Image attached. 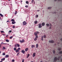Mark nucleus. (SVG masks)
Here are the masks:
<instances>
[{
	"mask_svg": "<svg viewBox=\"0 0 62 62\" xmlns=\"http://www.w3.org/2000/svg\"><path fill=\"white\" fill-rule=\"evenodd\" d=\"M12 32V31L11 30L9 31V32L10 33H11V32Z\"/></svg>",
	"mask_w": 62,
	"mask_h": 62,
	"instance_id": "obj_47",
	"label": "nucleus"
},
{
	"mask_svg": "<svg viewBox=\"0 0 62 62\" xmlns=\"http://www.w3.org/2000/svg\"><path fill=\"white\" fill-rule=\"evenodd\" d=\"M39 47V44H37L36 45V48H38Z\"/></svg>",
	"mask_w": 62,
	"mask_h": 62,
	"instance_id": "obj_14",
	"label": "nucleus"
},
{
	"mask_svg": "<svg viewBox=\"0 0 62 62\" xmlns=\"http://www.w3.org/2000/svg\"><path fill=\"white\" fill-rule=\"evenodd\" d=\"M1 33H5V32H4V31H0Z\"/></svg>",
	"mask_w": 62,
	"mask_h": 62,
	"instance_id": "obj_31",
	"label": "nucleus"
},
{
	"mask_svg": "<svg viewBox=\"0 0 62 62\" xmlns=\"http://www.w3.org/2000/svg\"><path fill=\"white\" fill-rule=\"evenodd\" d=\"M55 51H54V50L53 52V54H55Z\"/></svg>",
	"mask_w": 62,
	"mask_h": 62,
	"instance_id": "obj_37",
	"label": "nucleus"
},
{
	"mask_svg": "<svg viewBox=\"0 0 62 62\" xmlns=\"http://www.w3.org/2000/svg\"><path fill=\"white\" fill-rule=\"evenodd\" d=\"M50 27L49 28V29H50L51 28V27H52V24H51L50 23Z\"/></svg>",
	"mask_w": 62,
	"mask_h": 62,
	"instance_id": "obj_22",
	"label": "nucleus"
},
{
	"mask_svg": "<svg viewBox=\"0 0 62 62\" xmlns=\"http://www.w3.org/2000/svg\"><path fill=\"white\" fill-rule=\"evenodd\" d=\"M52 8V7H49L48 8V9H51V8Z\"/></svg>",
	"mask_w": 62,
	"mask_h": 62,
	"instance_id": "obj_27",
	"label": "nucleus"
},
{
	"mask_svg": "<svg viewBox=\"0 0 62 62\" xmlns=\"http://www.w3.org/2000/svg\"><path fill=\"white\" fill-rule=\"evenodd\" d=\"M9 22V21H7V22Z\"/></svg>",
	"mask_w": 62,
	"mask_h": 62,
	"instance_id": "obj_55",
	"label": "nucleus"
},
{
	"mask_svg": "<svg viewBox=\"0 0 62 62\" xmlns=\"http://www.w3.org/2000/svg\"><path fill=\"white\" fill-rule=\"evenodd\" d=\"M38 11H39V10H38Z\"/></svg>",
	"mask_w": 62,
	"mask_h": 62,
	"instance_id": "obj_59",
	"label": "nucleus"
},
{
	"mask_svg": "<svg viewBox=\"0 0 62 62\" xmlns=\"http://www.w3.org/2000/svg\"><path fill=\"white\" fill-rule=\"evenodd\" d=\"M14 51H16V48H14Z\"/></svg>",
	"mask_w": 62,
	"mask_h": 62,
	"instance_id": "obj_36",
	"label": "nucleus"
},
{
	"mask_svg": "<svg viewBox=\"0 0 62 62\" xmlns=\"http://www.w3.org/2000/svg\"><path fill=\"white\" fill-rule=\"evenodd\" d=\"M12 24H15V23H16V22L15 21H13V22H12Z\"/></svg>",
	"mask_w": 62,
	"mask_h": 62,
	"instance_id": "obj_19",
	"label": "nucleus"
},
{
	"mask_svg": "<svg viewBox=\"0 0 62 62\" xmlns=\"http://www.w3.org/2000/svg\"><path fill=\"white\" fill-rule=\"evenodd\" d=\"M1 61H0V62H3V61H5V58H2L1 59Z\"/></svg>",
	"mask_w": 62,
	"mask_h": 62,
	"instance_id": "obj_4",
	"label": "nucleus"
},
{
	"mask_svg": "<svg viewBox=\"0 0 62 62\" xmlns=\"http://www.w3.org/2000/svg\"><path fill=\"white\" fill-rule=\"evenodd\" d=\"M32 1V3H33L34 2V0H31Z\"/></svg>",
	"mask_w": 62,
	"mask_h": 62,
	"instance_id": "obj_41",
	"label": "nucleus"
},
{
	"mask_svg": "<svg viewBox=\"0 0 62 62\" xmlns=\"http://www.w3.org/2000/svg\"><path fill=\"white\" fill-rule=\"evenodd\" d=\"M42 26H44L45 25V23H42Z\"/></svg>",
	"mask_w": 62,
	"mask_h": 62,
	"instance_id": "obj_15",
	"label": "nucleus"
},
{
	"mask_svg": "<svg viewBox=\"0 0 62 62\" xmlns=\"http://www.w3.org/2000/svg\"><path fill=\"white\" fill-rule=\"evenodd\" d=\"M6 48L5 46H3L2 48L3 50H5V49H6Z\"/></svg>",
	"mask_w": 62,
	"mask_h": 62,
	"instance_id": "obj_18",
	"label": "nucleus"
},
{
	"mask_svg": "<svg viewBox=\"0 0 62 62\" xmlns=\"http://www.w3.org/2000/svg\"><path fill=\"white\" fill-rule=\"evenodd\" d=\"M58 60H59V58H58Z\"/></svg>",
	"mask_w": 62,
	"mask_h": 62,
	"instance_id": "obj_54",
	"label": "nucleus"
},
{
	"mask_svg": "<svg viewBox=\"0 0 62 62\" xmlns=\"http://www.w3.org/2000/svg\"><path fill=\"white\" fill-rule=\"evenodd\" d=\"M35 45H31V47L32 48V49L33 48H35Z\"/></svg>",
	"mask_w": 62,
	"mask_h": 62,
	"instance_id": "obj_12",
	"label": "nucleus"
},
{
	"mask_svg": "<svg viewBox=\"0 0 62 62\" xmlns=\"http://www.w3.org/2000/svg\"><path fill=\"white\" fill-rule=\"evenodd\" d=\"M22 53H23V54H24V53H25V51H24V50H22Z\"/></svg>",
	"mask_w": 62,
	"mask_h": 62,
	"instance_id": "obj_11",
	"label": "nucleus"
},
{
	"mask_svg": "<svg viewBox=\"0 0 62 62\" xmlns=\"http://www.w3.org/2000/svg\"><path fill=\"white\" fill-rule=\"evenodd\" d=\"M23 2V0H21V2Z\"/></svg>",
	"mask_w": 62,
	"mask_h": 62,
	"instance_id": "obj_58",
	"label": "nucleus"
},
{
	"mask_svg": "<svg viewBox=\"0 0 62 62\" xmlns=\"http://www.w3.org/2000/svg\"><path fill=\"white\" fill-rule=\"evenodd\" d=\"M46 25L47 26H49V24L48 23H47L46 24Z\"/></svg>",
	"mask_w": 62,
	"mask_h": 62,
	"instance_id": "obj_30",
	"label": "nucleus"
},
{
	"mask_svg": "<svg viewBox=\"0 0 62 62\" xmlns=\"http://www.w3.org/2000/svg\"><path fill=\"white\" fill-rule=\"evenodd\" d=\"M0 16H1V17H3V16H4L3 15H2V14H0Z\"/></svg>",
	"mask_w": 62,
	"mask_h": 62,
	"instance_id": "obj_28",
	"label": "nucleus"
},
{
	"mask_svg": "<svg viewBox=\"0 0 62 62\" xmlns=\"http://www.w3.org/2000/svg\"><path fill=\"white\" fill-rule=\"evenodd\" d=\"M54 40H50L49 41V43H54Z\"/></svg>",
	"mask_w": 62,
	"mask_h": 62,
	"instance_id": "obj_5",
	"label": "nucleus"
},
{
	"mask_svg": "<svg viewBox=\"0 0 62 62\" xmlns=\"http://www.w3.org/2000/svg\"><path fill=\"white\" fill-rule=\"evenodd\" d=\"M54 13H56V12H54Z\"/></svg>",
	"mask_w": 62,
	"mask_h": 62,
	"instance_id": "obj_57",
	"label": "nucleus"
},
{
	"mask_svg": "<svg viewBox=\"0 0 62 62\" xmlns=\"http://www.w3.org/2000/svg\"><path fill=\"white\" fill-rule=\"evenodd\" d=\"M54 1H57V0H54Z\"/></svg>",
	"mask_w": 62,
	"mask_h": 62,
	"instance_id": "obj_56",
	"label": "nucleus"
},
{
	"mask_svg": "<svg viewBox=\"0 0 62 62\" xmlns=\"http://www.w3.org/2000/svg\"><path fill=\"white\" fill-rule=\"evenodd\" d=\"M30 56V54H28V55L27 56V58H28V57H29Z\"/></svg>",
	"mask_w": 62,
	"mask_h": 62,
	"instance_id": "obj_25",
	"label": "nucleus"
},
{
	"mask_svg": "<svg viewBox=\"0 0 62 62\" xmlns=\"http://www.w3.org/2000/svg\"><path fill=\"white\" fill-rule=\"evenodd\" d=\"M37 33H38V34H39V31H37Z\"/></svg>",
	"mask_w": 62,
	"mask_h": 62,
	"instance_id": "obj_50",
	"label": "nucleus"
},
{
	"mask_svg": "<svg viewBox=\"0 0 62 62\" xmlns=\"http://www.w3.org/2000/svg\"><path fill=\"white\" fill-rule=\"evenodd\" d=\"M41 40H42V41H43V36H42L41 37Z\"/></svg>",
	"mask_w": 62,
	"mask_h": 62,
	"instance_id": "obj_23",
	"label": "nucleus"
},
{
	"mask_svg": "<svg viewBox=\"0 0 62 62\" xmlns=\"http://www.w3.org/2000/svg\"><path fill=\"white\" fill-rule=\"evenodd\" d=\"M34 23L35 24H37V23H38V21H34Z\"/></svg>",
	"mask_w": 62,
	"mask_h": 62,
	"instance_id": "obj_20",
	"label": "nucleus"
},
{
	"mask_svg": "<svg viewBox=\"0 0 62 62\" xmlns=\"http://www.w3.org/2000/svg\"><path fill=\"white\" fill-rule=\"evenodd\" d=\"M59 54H62V51H60L59 52Z\"/></svg>",
	"mask_w": 62,
	"mask_h": 62,
	"instance_id": "obj_33",
	"label": "nucleus"
},
{
	"mask_svg": "<svg viewBox=\"0 0 62 62\" xmlns=\"http://www.w3.org/2000/svg\"><path fill=\"white\" fill-rule=\"evenodd\" d=\"M29 50L28 48H27L25 49V51L26 52H27V51Z\"/></svg>",
	"mask_w": 62,
	"mask_h": 62,
	"instance_id": "obj_10",
	"label": "nucleus"
},
{
	"mask_svg": "<svg viewBox=\"0 0 62 62\" xmlns=\"http://www.w3.org/2000/svg\"><path fill=\"white\" fill-rule=\"evenodd\" d=\"M6 41L7 42H8L9 41L8 39H6Z\"/></svg>",
	"mask_w": 62,
	"mask_h": 62,
	"instance_id": "obj_16",
	"label": "nucleus"
},
{
	"mask_svg": "<svg viewBox=\"0 0 62 62\" xmlns=\"http://www.w3.org/2000/svg\"><path fill=\"white\" fill-rule=\"evenodd\" d=\"M19 54H20V52H19L18 53H17V56H18V55Z\"/></svg>",
	"mask_w": 62,
	"mask_h": 62,
	"instance_id": "obj_44",
	"label": "nucleus"
},
{
	"mask_svg": "<svg viewBox=\"0 0 62 62\" xmlns=\"http://www.w3.org/2000/svg\"><path fill=\"white\" fill-rule=\"evenodd\" d=\"M8 35H7L6 36V38H8Z\"/></svg>",
	"mask_w": 62,
	"mask_h": 62,
	"instance_id": "obj_52",
	"label": "nucleus"
},
{
	"mask_svg": "<svg viewBox=\"0 0 62 62\" xmlns=\"http://www.w3.org/2000/svg\"><path fill=\"white\" fill-rule=\"evenodd\" d=\"M26 4H28V3H29V2H28V1H26Z\"/></svg>",
	"mask_w": 62,
	"mask_h": 62,
	"instance_id": "obj_32",
	"label": "nucleus"
},
{
	"mask_svg": "<svg viewBox=\"0 0 62 62\" xmlns=\"http://www.w3.org/2000/svg\"><path fill=\"white\" fill-rule=\"evenodd\" d=\"M58 50H59V51H60V50H61V48H60L58 49Z\"/></svg>",
	"mask_w": 62,
	"mask_h": 62,
	"instance_id": "obj_42",
	"label": "nucleus"
},
{
	"mask_svg": "<svg viewBox=\"0 0 62 62\" xmlns=\"http://www.w3.org/2000/svg\"><path fill=\"white\" fill-rule=\"evenodd\" d=\"M17 44H16L15 45V47H17Z\"/></svg>",
	"mask_w": 62,
	"mask_h": 62,
	"instance_id": "obj_29",
	"label": "nucleus"
},
{
	"mask_svg": "<svg viewBox=\"0 0 62 62\" xmlns=\"http://www.w3.org/2000/svg\"><path fill=\"white\" fill-rule=\"evenodd\" d=\"M17 11H16V12H15V15L16 14H17Z\"/></svg>",
	"mask_w": 62,
	"mask_h": 62,
	"instance_id": "obj_46",
	"label": "nucleus"
},
{
	"mask_svg": "<svg viewBox=\"0 0 62 62\" xmlns=\"http://www.w3.org/2000/svg\"><path fill=\"white\" fill-rule=\"evenodd\" d=\"M1 47V46H0V47Z\"/></svg>",
	"mask_w": 62,
	"mask_h": 62,
	"instance_id": "obj_64",
	"label": "nucleus"
},
{
	"mask_svg": "<svg viewBox=\"0 0 62 62\" xmlns=\"http://www.w3.org/2000/svg\"><path fill=\"white\" fill-rule=\"evenodd\" d=\"M23 25H25L27 24V23L25 21H24L23 22Z\"/></svg>",
	"mask_w": 62,
	"mask_h": 62,
	"instance_id": "obj_1",
	"label": "nucleus"
},
{
	"mask_svg": "<svg viewBox=\"0 0 62 62\" xmlns=\"http://www.w3.org/2000/svg\"><path fill=\"white\" fill-rule=\"evenodd\" d=\"M8 57H9V55H6L5 56V58H8Z\"/></svg>",
	"mask_w": 62,
	"mask_h": 62,
	"instance_id": "obj_9",
	"label": "nucleus"
},
{
	"mask_svg": "<svg viewBox=\"0 0 62 62\" xmlns=\"http://www.w3.org/2000/svg\"><path fill=\"white\" fill-rule=\"evenodd\" d=\"M1 46V45H0V46Z\"/></svg>",
	"mask_w": 62,
	"mask_h": 62,
	"instance_id": "obj_62",
	"label": "nucleus"
},
{
	"mask_svg": "<svg viewBox=\"0 0 62 62\" xmlns=\"http://www.w3.org/2000/svg\"><path fill=\"white\" fill-rule=\"evenodd\" d=\"M36 53H34L33 54V57H35L36 56Z\"/></svg>",
	"mask_w": 62,
	"mask_h": 62,
	"instance_id": "obj_7",
	"label": "nucleus"
},
{
	"mask_svg": "<svg viewBox=\"0 0 62 62\" xmlns=\"http://www.w3.org/2000/svg\"><path fill=\"white\" fill-rule=\"evenodd\" d=\"M25 7H26V8H28V5L25 6Z\"/></svg>",
	"mask_w": 62,
	"mask_h": 62,
	"instance_id": "obj_45",
	"label": "nucleus"
},
{
	"mask_svg": "<svg viewBox=\"0 0 62 62\" xmlns=\"http://www.w3.org/2000/svg\"><path fill=\"white\" fill-rule=\"evenodd\" d=\"M5 54H5V53H3L2 54V55H5Z\"/></svg>",
	"mask_w": 62,
	"mask_h": 62,
	"instance_id": "obj_34",
	"label": "nucleus"
},
{
	"mask_svg": "<svg viewBox=\"0 0 62 62\" xmlns=\"http://www.w3.org/2000/svg\"><path fill=\"white\" fill-rule=\"evenodd\" d=\"M38 36H36L35 38L34 39V40H35V41H36L38 39Z\"/></svg>",
	"mask_w": 62,
	"mask_h": 62,
	"instance_id": "obj_2",
	"label": "nucleus"
},
{
	"mask_svg": "<svg viewBox=\"0 0 62 62\" xmlns=\"http://www.w3.org/2000/svg\"><path fill=\"white\" fill-rule=\"evenodd\" d=\"M20 41L21 43H23L24 41V39H22V40H20Z\"/></svg>",
	"mask_w": 62,
	"mask_h": 62,
	"instance_id": "obj_3",
	"label": "nucleus"
},
{
	"mask_svg": "<svg viewBox=\"0 0 62 62\" xmlns=\"http://www.w3.org/2000/svg\"><path fill=\"white\" fill-rule=\"evenodd\" d=\"M15 26L14 25L13 26V28H15Z\"/></svg>",
	"mask_w": 62,
	"mask_h": 62,
	"instance_id": "obj_39",
	"label": "nucleus"
},
{
	"mask_svg": "<svg viewBox=\"0 0 62 62\" xmlns=\"http://www.w3.org/2000/svg\"><path fill=\"white\" fill-rule=\"evenodd\" d=\"M15 61V60H12V62H14Z\"/></svg>",
	"mask_w": 62,
	"mask_h": 62,
	"instance_id": "obj_48",
	"label": "nucleus"
},
{
	"mask_svg": "<svg viewBox=\"0 0 62 62\" xmlns=\"http://www.w3.org/2000/svg\"><path fill=\"white\" fill-rule=\"evenodd\" d=\"M12 38H13L12 36H11V37H10V39H12Z\"/></svg>",
	"mask_w": 62,
	"mask_h": 62,
	"instance_id": "obj_40",
	"label": "nucleus"
},
{
	"mask_svg": "<svg viewBox=\"0 0 62 62\" xmlns=\"http://www.w3.org/2000/svg\"><path fill=\"white\" fill-rule=\"evenodd\" d=\"M15 21V20L13 19H12L11 20V22H14Z\"/></svg>",
	"mask_w": 62,
	"mask_h": 62,
	"instance_id": "obj_24",
	"label": "nucleus"
},
{
	"mask_svg": "<svg viewBox=\"0 0 62 62\" xmlns=\"http://www.w3.org/2000/svg\"><path fill=\"white\" fill-rule=\"evenodd\" d=\"M4 43V42H2L1 43V44H7V43Z\"/></svg>",
	"mask_w": 62,
	"mask_h": 62,
	"instance_id": "obj_17",
	"label": "nucleus"
},
{
	"mask_svg": "<svg viewBox=\"0 0 62 62\" xmlns=\"http://www.w3.org/2000/svg\"><path fill=\"white\" fill-rule=\"evenodd\" d=\"M31 62H34L33 61H31Z\"/></svg>",
	"mask_w": 62,
	"mask_h": 62,
	"instance_id": "obj_63",
	"label": "nucleus"
},
{
	"mask_svg": "<svg viewBox=\"0 0 62 62\" xmlns=\"http://www.w3.org/2000/svg\"><path fill=\"white\" fill-rule=\"evenodd\" d=\"M34 35L36 36H36H38L37 35H38V33L37 32H36L34 33Z\"/></svg>",
	"mask_w": 62,
	"mask_h": 62,
	"instance_id": "obj_13",
	"label": "nucleus"
},
{
	"mask_svg": "<svg viewBox=\"0 0 62 62\" xmlns=\"http://www.w3.org/2000/svg\"><path fill=\"white\" fill-rule=\"evenodd\" d=\"M40 62H43L42 61H41Z\"/></svg>",
	"mask_w": 62,
	"mask_h": 62,
	"instance_id": "obj_60",
	"label": "nucleus"
},
{
	"mask_svg": "<svg viewBox=\"0 0 62 62\" xmlns=\"http://www.w3.org/2000/svg\"><path fill=\"white\" fill-rule=\"evenodd\" d=\"M61 61H62V59H61Z\"/></svg>",
	"mask_w": 62,
	"mask_h": 62,
	"instance_id": "obj_61",
	"label": "nucleus"
},
{
	"mask_svg": "<svg viewBox=\"0 0 62 62\" xmlns=\"http://www.w3.org/2000/svg\"><path fill=\"white\" fill-rule=\"evenodd\" d=\"M17 45L18 47H20V46L19 44H17Z\"/></svg>",
	"mask_w": 62,
	"mask_h": 62,
	"instance_id": "obj_26",
	"label": "nucleus"
},
{
	"mask_svg": "<svg viewBox=\"0 0 62 62\" xmlns=\"http://www.w3.org/2000/svg\"><path fill=\"white\" fill-rule=\"evenodd\" d=\"M38 17H39V15H36V17H37V18H38Z\"/></svg>",
	"mask_w": 62,
	"mask_h": 62,
	"instance_id": "obj_43",
	"label": "nucleus"
},
{
	"mask_svg": "<svg viewBox=\"0 0 62 62\" xmlns=\"http://www.w3.org/2000/svg\"><path fill=\"white\" fill-rule=\"evenodd\" d=\"M61 41H62V38L61 39Z\"/></svg>",
	"mask_w": 62,
	"mask_h": 62,
	"instance_id": "obj_53",
	"label": "nucleus"
},
{
	"mask_svg": "<svg viewBox=\"0 0 62 62\" xmlns=\"http://www.w3.org/2000/svg\"><path fill=\"white\" fill-rule=\"evenodd\" d=\"M57 57H55L54 59V61H55V62L56 61H57Z\"/></svg>",
	"mask_w": 62,
	"mask_h": 62,
	"instance_id": "obj_8",
	"label": "nucleus"
},
{
	"mask_svg": "<svg viewBox=\"0 0 62 62\" xmlns=\"http://www.w3.org/2000/svg\"><path fill=\"white\" fill-rule=\"evenodd\" d=\"M42 26H41V24H39V27H38L39 28H41L42 27Z\"/></svg>",
	"mask_w": 62,
	"mask_h": 62,
	"instance_id": "obj_6",
	"label": "nucleus"
},
{
	"mask_svg": "<svg viewBox=\"0 0 62 62\" xmlns=\"http://www.w3.org/2000/svg\"><path fill=\"white\" fill-rule=\"evenodd\" d=\"M46 35H44V38L45 39V38H46Z\"/></svg>",
	"mask_w": 62,
	"mask_h": 62,
	"instance_id": "obj_38",
	"label": "nucleus"
},
{
	"mask_svg": "<svg viewBox=\"0 0 62 62\" xmlns=\"http://www.w3.org/2000/svg\"><path fill=\"white\" fill-rule=\"evenodd\" d=\"M17 50H18L19 51V50H21V48L20 47H19L18 48Z\"/></svg>",
	"mask_w": 62,
	"mask_h": 62,
	"instance_id": "obj_35",
	"label": "nucleus"
},
{
	"mask_svg": "<svg viewBox=\"0 0 62 62\" xmlns=\"http://www.w3.org/2000/svg\"><path fill=\"white\" fill-rule=\"evenodd\" d=\"M16 52L17 53H18V52H19V50L17 49L16 50Z\"/></svg>",
	"mask_w": 62,
	"mask_h": 62,
	"instance_id": "obj_21",
	"label": "nucleus"
},
{
	"mask_svg": "<svg viewBox=\"0 0 62 62\" xmlns=\"http://www.w3.org/2000/svg\"><path fill=\"white\" fill-rule=\"evenodd\" d=\"M58 1H61L62 0H58Z\"/></svg>",
	"mask_w": 62,
	"mask_h": 62,
	"instance_id": "obj_51",
	"label": "nucleus"
},
{
	"mask_svg": "<svg viewBox=\"0 0 62 62\" xmlns=\"http://www.w3.org/2000/svg\"><path fill=\"white\" fill-rule=\"evenodd\" d=\"M22 62H24V60L23 59L22 60Z\"/></svg>",
	"mask_w": 62,
	"mask_h": 62,
	"instance_id": "obj_49",
	"label": "nucleus"
}]
</instances>
